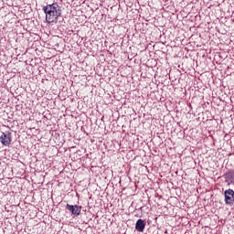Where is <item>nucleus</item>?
<instances>
[{
  "label": "nucleus",
  "mask_w": 234,
  "mask_h": 234,
  "mask_svg": "<svg viewBox=\"0 0 234 234\" xmlns=\"http://www.w3.org/2000/svg\"><path fill=\"white\" fill-rule=\"evenodd\" d=\"M43 12L46 14V21L50 23H58V17L61 16V6L58 3L47 5L43 7Z\"/></svg>",
  "instance_id": "1"
},
{
  "label": "nucleus",
  "mask_w": 234,
  "mask_h": 234,
  "mask_svg": "<svg viewBox=\"0 0 234 234\" xmlns=\"http://www.w3.org/2000/svg\"><path fill=\"white\" fill-rule=\"evenodd\" d=\"M224 201L226 206H233L234 204V190L229 188L224 191Z\"/></svg>",
  "instance_id": "2"
},
{
  "label": "nucleus",
  "mask_w": 234,
  "mask_h": 234,
  "mask_svg": "<svg viewBox=\"0 0 234 234\" xmlns=\"http://www.w3.org/2000/svg\"><path fill=\"white\" fill-rule=\"evenodd\" d=\"M66 209H68V211H70L71 216L74 218L75 217H80V215H81L82 207L78 205L67 204Z\"/></svg>",
  "instance_id": "3"
},
{
  "label": "nucleus",
  "mask_w": 234,
  "mask_h": 234,
  "mask_svg": "<svg viewBox=\"0 0 234 234\" xmlns=\"http://www.w3.org/2000/svg\"><path fill=\"white\" fill-rule=\"evenodd\" d=\"M0 142L2 145H10L12 144V133L10 131L3 133L0 136Z\"/></svg>",
  "instance_id": "4"
},
{
  "label": "nucleus",
  "mask_w": 234,
  "mask_h": 234,
  "mask_svg": "<svg viewBox=\"0 0 234 234\" xmlns=\"http://www.w3.org/2000/svg\"><path fill=\"white\" fill-rule=\"evenodd\" d=\"M225 182L228 186L234 185V170H230L225 175Z\"/></svg>",
  "instance_id": "5"
},
{
  "label": "nucleus",
  "mask_w": 234,
  "mask_h": 234,
  "mask_svg": "<svg viewBox=\"0 0 234 234\" xmlns=\"http://www.w3.org/2000/svg\"><path fill=\"white\" fill-rule=\"evenodd\" d=\"M145 222L144 219L140 218L135 223V229L136 231H139V233H144V230L145 229Z\"/></svg>",
  "instance_id": "6"
}]
</instances>
